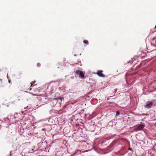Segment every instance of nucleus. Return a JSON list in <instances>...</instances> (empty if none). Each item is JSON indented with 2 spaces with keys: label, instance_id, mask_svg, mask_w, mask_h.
<instances>
[{
  "label": "nucleus",
  "instance_id": "f8f14e48",
  "mask_svg": "<svg viewBox=\"0 0 156 156\" xmlns=\"http://www.w3.org/2000/svg\"><path fill=\"white\" fill-rule=\"evenodd\" d=\"M9 83H10V80H9Z\"/></svg>",
  "mask_w": 156,
  "mask_h": 156
},
{
  "label": "nucleus",
  "instance_id": "9d476101",
  "mask_svg": "<svg viewBox=\"0 0 156 156\" xmlns=\"http://www.w3.org/2000/svg\"><path fill=\"white\" fill-rule=\"evenodd\" d=\"M22 74V73H19V75H21Z\"/></svg>",
  "mask_w": 156,
  "mask_h": 156
},
{
  "label": "nucleus",
  "instance_id": "1a4fd4ad",
  "mask_svg": "<svg viewBox=\"0 0 156 156\" xmlns=\"http://www.w3.org/2000/svg\"><path fill=\"white\" fill-rule=\"evenodd\" d=\"M119 114H120V113H119V111H117L116 112V115H119Z\"/></svg>",
  "mask_w": 156,
  "mask_h": 156
},
{
  "label": "nucleus",
  "instance_id": "f257e3e1",
  "mask_svg": "<svg viewBox=\"0 0 156 156\" xmlns=\"http://www.w3.org/2000/svg\"><path fill=\"white\" fill-rule=\"evenodd\" d=\"M145 125L142 122H140V124L137 125L134 128V130L136 131H137L140 130H141L143 129Z\"/></svg>",
  "mask_w": 156,
  "mask_h": 156
},
{
  "label": "nucleus",
  "instance_id": "39448f33",
  "mask_svg": "<svg viewBox=\"0 0 156 156\" xmlns=\"http://www.w3.org/2000/svg\"><path fill=\"white\" fill-rule=\"evenodd\" d=\"M23 89L24 90L30 91L32 89V88L30 86V87H29V86L26 85L24 86Z\"/></svg>",
  "mask_w": 156,
  "mask_h": 156
},
{
  "label": "nucleus",
  "instance_id": "7ed1b4c3",
  "mask_svg": "<svg viewBox=\"0 0 156 156\" xmlns=\"http://www.w3.org/2000/svg\"><path fill=\"white\" fill-rule=\"evenodd\" d=\"M76 73L79 75V77L80 78H83L84 77V74L83 72L80 70H76Z\"/></svg>",
  "mask_w": 156,
  "mask_h": 156
},
{
  "label": "nucleus",
  "instance_id": "20e7f679",
  "mask_svg": "<svg viewBox=\"0 0 156 156\" xmlns=\"http://www.w3.org/2000/svg\"><path fill=\"white\" fill-rule=\"evenodd\" d=\"M103 72L102 70H98L96 74L100 77H104L105 76L102 73Z\"/></svg>",
  "mask_w": 156,
  "mask_h": 156
},
{
  "label": "nucleus",
  "instance_id": "6e6552de",
  "mask_svg": "<svg viewBox=\"0 0 156 156\" xmlns=\"http://www.w3.org/2000/svg\"><path fill=\"white\" fill-rule=\"evenodd\" d=\"M83 42L85 44H88V41L87 40H84L83 41Z\"/></svg>",
  "mask_w": 156,
  "mask_h": 156
},
{
  "label": "nucleus",
  "instance_id": "423d86ee",
  "mask_svg": "<svg viewBox=\"0 0 156 156\" xmlns=\"http://www.w3.org/2000/svg\"><path fill=\"white\" fill-rule=\"evenodd\" d=\"M63 98H64L63 97H58V98H56L55 99L57 100L60 99L61 100H62V99H63Z\"/></svg>",
  "mask_w": 156,
  "mask_h": 156
},
{
  "label": "nucleus",
  "instance_id": "f03ea898",
  "mask_svg": "<svg viewBox=\"0 0 156 156\" xmlns=\"http://www.w3.org/2000/svg\"><path fill=\"white\" fill-rule=\"evenodd\" d=\"M153 102L152 101H147L144 105V107L147 108H151L153 105Z\"/></svg>",
  "mask_w": 156,
  "mask_h": 156
},
{
  "label": "nucleus",
  "instance_id": "4468645a",
  "mask_svg": "<svg viewBox=\"0 0 156 156\" xmlns=\"http://www.w3.org/2000/svg\"><path fill=\"white\" fill-rule=\"evenodd\" d=\"M154 28H156V26H155V27H154Z\"/></svg>",
  "mask_w": 156,
  "mask_h": 156
},
{
  "label": "nucleus",
  "instance_id": "0eeeda50",
  "mask_svg": "<svg viewBox=\"0 0 156 156\" xmlns=\"http://www.w3.org/2000/svg\"><path fill=\"white\" fill-rule=\"evenodd\" d=\"M35 83V81H33L30 84H31L30 85L31 87H32V86H34V84Z\"/></svg>",
  "mask_w": 156,
  "mask_h": 156
},
{
  "label": "nucleus",
  "instance_id": "9b49d317",
  "mask_svg": "<svg viewBox=\"0 0 156 156\" xmlns=\"http://www.w3.org/2000/svg\"><path fill=\"white\" fill-rule=\"evenodd\" d=\"M155 42H156V38H155Z\"/></svg>",
  "mask_w": 156,
  "mask_h": 156
},
{
  "label": "nucleus",
  "instance_id": "ddd939ff",
  "mask_svg": "<svg viewBox=\"0 0 156 156\" xmlns=\"http://www.w3.org/2000/svg\"><path fill=\"white\" fill-rule=\"evenodd\" d=\"M116 90H117V89H115V91H116Z\"/></svg>",
  "mask_w": 156,
  "mask_h": 156
}]
</instances>
